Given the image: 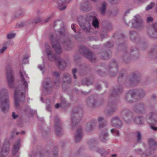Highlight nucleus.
I'll return each instance as SVG.
<instances>
[{"instance_id": "obj_55", "label": "nucleus", "mask_w": 157, "mask_h": 157, "mask_svg": "<svg viewBox=\"0 0 157 157\" xmlns=\"http://www.w3.org/2000/svg\"><path fill=\"white\" fill-rule=\"evenodd\" d=\"M117 1H115L114 0H112L111 1V3L112 4H116L117 3Z\"/></svg>"}, {"instance_id": "obj_64", "label": "nucleus", "mask_w": 157, "mask_h": 157, "mask_svg": "<svg viewBox=\"0 0 157 157\" xmlns=\"http://www.w3.org/2000/svg\"><path fill=\"white\" fill-rule=\"evenodd\" d=\"M156 12L157 13V4L156 7Z\"/></svg>"}, {"instance_id": "obj_27", "label": "nucleus", "mask_w": 157, "mask_h": 157, "mask_svg": "<svg viewBox=\"0 0 157 157\" xmlns=\"http://www.w3.org/2000/svg\"><path fill=\"white\" fill-rule=\"evenodd\" d=\"M63 80L67 83H70L71 82L70 75L68 73L65 74L63 78Z\"/></svg>"}, {"instance_id": "obj_49", "label": "nucleus", "mask_w": 157, "mask_h": 157, "mask_svg": "<svg viewBox=\"0 0 157 157\" xmlns=\"http://www.w3.org/2000/svg\"><path fill=\"white\" fill-rule=\"evenodd\" d=\"M103 118L101 117H100L98 118V121L100 122H101L103 120Z\"/></svg>"}, {"instance_id": "obj_34", "label": "nucleus", "mask_w": 157, "mask_h": 157, "mask_svg": "<svg viewBox=\"0 0 157 157\" xmlns=\"http://www.w3.org/2000/svg\"><path fill=\"white\" fill-rule=\"evenodd\" d=\"M155 4L154 2H151L148 4L146 7L145 10L146 11H148L152 9L154 6Z\"/></svg>"}, {"instance_id": "obj_44", "label": "nucleus", "mask_w": 157, "mask_h": 157, "mask_svg": "<svg viewBox=\"0 0 157 157\" xmlns=\"http://www.w3.org/2000/svg\"><path fill=\"white\" fill-rule=\"evenodd\" d=\"M146 20L147 22H152L153 21V19L151 17H148L147 18Z\"/></svg>"}, {"instance_id": "obj_4", "label": "nucleus", "mask_w": 157, "mask_h": 157, "mask_svg": "<svg viewBox=\"0 0 157 157\" xmlns=\"http://www.w3.org/2000/svg\"><path fill=\"white\" fill-rule=\"evenodd\" d=\"M145 95L144 90H142L140 92L138 95L136 94L135 92L133 91H130L125 95L126 99L129 102L135 101L134 99H138L144 97Z\"/></svg>"}, {"instance_id": "obj_13", "label": "nucleus", "mask_w": 157, "mask_h": 157, "mask_svg": "<svg viewBox=\"0 0 157 157\" xmlns=\"http://www.w3.org/2000/svg\"><path fill=\"white\" fill-rule=\"evenodd\" d=\"M78 115V112L73 111L71 113V124L72 127L76 125L78 123V122L80 120V118L79 117L77 118L76 117H77Z\"/></svg>"}, {"instance_id": "obj_50", "label": "nucleus", "mask_w": 157, "mask_h": 157, "mask_svg": "<svg viewBox=\"0 0 157 157\" xmlns=\"http://www.w3.org/2000/svg\"><path fill=\"white\" fill-rule=\"evenodd\" d=\"M150 128L154 131L157 130V127H155L153 125H151L150 126Z\"/></svg>"}, {"instance_id": "obj_53", "label": "nucleus", "mask_w": 157, "mask_h": 157, "mask_svg": "<svg viewBox=\"0 0 157 157\" xmlns=\"http://www.w3.org/2000/svg\"><path fill=\"white\" fill-rule=\"evenodd\" d=\"M63 98H61V103L60 104V105H61L62 104H64L65 103V101L64 99L63 100Z\"/></svg>"}, {"instance_id": "obj_48", "label": "nucleus", "mask_w": 157, "mask_h": 157, "mask_svg": "<svg viewBox=\"0 0 157 157\" xmlns=\"http://www.w3.org/2000/svg\"><path fill=\"white\" fill-rule=\"evenodd\" d=\"M106 125L104 123H101L99 125V128H102L104 127Z\"/></svg>"}, {"instance_id": "obj_22", "label": "nucleus", "mask_w": 157, "mask_h": 157, "mask_svg": "<svg viewBox=\"0 0 157 157\" xmlns=\"http://www.w3.org/2000/svg\"><path fill=\"white\" fill-rule=\"evenodd\" d=\"M50 79L49 78H48L44 80L43 83V86L44 88L48 90V89H51L52 87L51 85L50 84Z\"/></svg>"}, {"instance_id": "obj_41", "label": "nucleus", "mask_w": 157, "mask_h": 157, "mask_svg": "<svg viewBox=\"0 0 157 157\" xmlns=\"http://www.w3.org/2000/svg\"><path fill=\"white\" fill-rule=\"evenodd\" d=\"M112 66L115 67L116 69H117V63L115 60H114V61L111 63V67Z\"/></svg>"}, {"instance_id": "obj_32", "label": "nucleus", "mask_w": 157, "mask_h": 157, "mask_svg": "<svg viewBox=\"0 0 157 157\" xmlns=\"http://www.w3.org/2000/svg\"><path fill=\"white\" fill-rule=\"evenodd\" d=\"M26 112H27L28 114L31 115L36 113V111L32 109L29 107H28L26 109Z\"/></svg>"}, {"instance_id": "obj_37", "label": "nucleus", "mask_w": 157, "mask_h": 157, "mask_svg": "<svg viewBox=\"0 0 157 157\" xmlns=\"http://www.w3.org/2000/svg\"><path fill=\"white\" fill-rule=\"evenodd\" d=\"M29 57L28 55H26L24 56L23 58V62L25 64H27L28 63L27 59Z\"/></svg>"}, {"instance_id": "obj_14", "label": "nucleus", "mask_w": 157, "mask_h": 157, "mask_svg": "<svg viewBox=\"0 0 157 157\" xmlns=\"http://www.w3.org/2000/svg\"><path fill=\"white\" fill-rule=\"evenodd\" d=\"M111 124L112 126L117 128L120 127L122 125V122L117 117H113L111 121Z\"/></svg>"}, {"instance_id": "obj_56", "label": "nucleus", "mask_w": 157, "mask_h": 157, "mask_svg": "<svg viewBox=\"0 0 157 157\" xmlns=\"http://www.w3.org/2000/svg\"><path fill=\"white\" fill-rule=\"evenodd\" d=\"M59 105H60L59 104L57 103L55 105V107L56 108H59Z\"/></svg>"}, {"instance_id": "obj_43", "label": "nucleus", "mask_w": 157, "mask_h": 157, "mask_svg": "<svg viewBox=\"0 0 157 157\" xmlns=\"http://www.w3.org/2000/svg\"><path fill=\"white\" fill-rule=\"evenodd\" d=\"M77 71V70L76 69H74L72 70V72L73 75L74 77L75 78H76L77 77L75 75V73H76Z\"/></svg>"}, {"instance_id": "obj_28", "label": "nucleus", "mask_w": 157, "mask_h": 157, "mask_svg": "<svg viewBox=\"0 0 157 157\" xmlns=\"http://www.w3.org/2000/svg\"><path fill=\"white\" fill-rule=\"evenodd\" d=\"M86 25L84 26L82 28L83 30L86 33H87L90 32L91 25L89 23H87L86 24Z\"/></svg>"}, {"instance_id": "obj_47", "label": "nucleus", "mask_w": 157, "mask_h": 157, "mask_svg": "<svg viewBox=\"0 0 157 157\" xmlns=\"http://www.w3.org/2000/svg\"><path fill=\"white\" fill-rule=\"evenodd\" d=\"M18 116L17 115L15 114L14 112H13L12 113V117L14 119H15Z\"/></svg>"}, {"instance_id": "obj_10", "label": "nucleus", "mask_w": 157, "mask_h": 157, "mask_svg": "<svg viewBox=\"0 0 157 157\" xmlns=\"http://www.w3.org/2000/svg\"><path fill=\"white\" fill-rule=\"evenodd\" d=\"M55 130L56 134L60 136L62 134V129L61 128V124L59 121V118L57 116H56L55 120Z\"/></svg>"}, {"instance_id": "obj_35", "label": "nucleus", "mask_w": 157, "mask_h": 157, "mask_svg": "<svg viewBox=\"0 0 157 157\" xmlns=\"http://www.w3.org/2000/svg\"><path fill=\"white\" fill-rule=\"evenodd\" d=\"M111 132L114 135L117 136H119V132L118 130L116 129H112L111 130Z\"/></svg>"}, {"instance_id": "obj_36", "label": "nucleus", "mask_w": 157, "mask_h": 157, "mask_svg": "<svg viewBox=\"0 0 157 157\" xmlns=\"http://www.w3.org/2000/svg\"><path fill=\"white\" fill-rule=\"evenodd\" d=\"M104 56H102L101 58L103 59H109L110 56H111V53H105L104 54Z\"/></svg>"}, {"instance_id": "obj_1", "label": "nucleus", "mask_w": 157, "mask_h": 157, "mask_svg": "<svg viewBox=\"0 0 157 157\" xmlns=\"http://www.w3.org/2000/svg\"><path fill=\"white\" fill-rule=\"evenodd\" d=\"M20 75L21 85V87H17L14 90V98L15 106L18 108L20 103H23L25 98V92L28 89V83L29 82V77L26 72L23 71H20Z\"/></svg>"}, {"instance_id": "obj_59", "label": "nucleus", "mask_w": 157, "mask_h": 157, "mask_svg": "<svg viewBox=\"0 0 157 157\" xmlns=\"http://www.w3.org/2000/svg\"><path fill=\"white\" fill-rule=\"evenodd\" d=\"M50 19V17H49L48 18H47L46 20H45V22H47Z\"/></svg>"}, {"instance_id": "obj_31", "label": "nucleus", "mask_w": 157, "mask_h": 157, "mask_svg": "<svg viewBox=\"0 0 157 157\" xmlns=\"http://www.w3.org/2000/svg\"><path fill=\"white\" fill-rule=\"evenodd\" d=\"M130 34L131 39L133 41H134V40L135 39V38L137 36L136 33L134 31H131L130 32Z\"/></svg>"}, {"instance_id": "obj_42", "label": "nucleus", "mask_w": 157, "mask_h": 157, "mask_svg": "<svg viewBox=\"0 0 157 157\" xmlns=\"http://www.w3.org/2000/svg\"><path fill=\"white\" fill-rule=\"evenodd\" d=\"M7 49L6 47H3L2 48L0 49V54L4 52L5 50Z\"/></svg>"}, {"instance_id": "obj_30", "label": "nucleus", "mask_w": 157, "mask_h": 157, "mask_svg": "<svg viewBox=\"0 0 157 157\" xmlns=\"http://www.w3.org/2000/svg\"><path fill=\"white\" fill-rule=\"evenodd\" d=\"M134 122L138 124H141L143 123V120L141 117H137L134 120Z\"/></svg>"}, {"instance_id": "obj_63", "label": "nucleus", "mask_w": 157, "mask_h": 157, "mask_svg": "<svg viewBox=\"0 0 157 157\" xmlns=\"http://www.w3.org/2000/svg\"><path fill=\"white\" fill-rule=\"evenodd\" d=\"M116 74H114V75H112L111 73L110 74V75L111 76H113L114 75H115Z\"/></svg>"}, {"instance_id": "obj_16", "label": "nucleus", "mask_w": 157, "mask_h": 157, "mask_svg": "<svg viewBox=\"0 0 157 157\" xmlns=\"http://www.w3.org/2000/svg\"><path fill=\"white\" fill-rule=\"evenodd\" d=\"M140 78L137 75L134 74L131 78H130L129 80V82L131 84L129 85V86H132L136 85L140 81Z\"/></svg>"}, {"instance_id": "obj_45", "label": "nucleus", "mask_w": 157, "mask_h": 157, "mask_svg": "<svg viewBox=\"0 0 157 157\" xmlns=\"http://www.w3.org/2000/svg\"><path fill=\"white\" fill-rule=\"evenodd\" d=\"M38 68L39 69H40L41 71H43V69H44V65H38Z\"/></svg>"}, {"instance_id": "obj_60", "label": "nucleus", "mask_w": 157, "mask_h": 157, "mask_svg": "<svg viewBox=\"0 0 157 157\" xmlns=\"http://www.w3.org/2000/svg\"><path fill=\"white\" fill-rule=\"evenodd\" d=\"M21 133L22 134H24L25 133V132L24 131H23L21 132Z\"/></svg>"}, {"instance_id": "obj_39", "label": "nucleus", "mask_w": 157, "mask_h": 157, "mask_svg": "<svg viewBox=\"0 0 157 157\" xmlns=\"http://www.w3.org/2000/svg\"><path fill=\"white\" fill-rule=\"evenodd\" d=\"M15 33H10L8 34L7 35V38L9 39L13 38L15 36Z\"/></svg>"}, {"instance_id": "obj_29", "label": "nucleus", "mask_w": 157, "mask_h": 157, "mask_svg": "<svg viewBox=\"0 0 157 157\" xmlns=\"http://www.w3.org/2000/svg\"><path fill=\"white\" fill-rule=\"evenodd\" d=\"M122 91V88L121 87L118 88L117 90L114 89L113 90L112 96H113L116 94H117L119 93H121Z\"/></svg>"}, {"instance_id": "obj_21", "label": "nucleus", "mask_w": 157, "mask_h": 157, "mask_svg": "<svg viewBox=\"0 0 157 157\" xmlns=\"http://www.w3.org/2000/svg\"><path fill=\"white\" fill-rule=\"evenodd\" d=\"M20 140L18 139L14 144L12 149V153L13 154H15L18 151L20 145Z\"/></svg>"}, {"instance_id": "obj_40", "label": "nucleus", "mask_w": 157, "mask_h": 157, "mask_svg": "<svg viewBox=\"0 0 157 157\" xmlns=\"http://www.w3.org/2000/svg\"><path fill=\"white\" fill-rule=\"evenodd\" d=\"M137 136L138 141H139L141 138V134L139 132H137Z\"/></svg>"}, {"instance_id": "obj_19", "label": "nucleus", "mask_w": 157, "mask_h": 157, "mask_svg": "<svg viewBox=\"0 0 157 157\" xmlns=\"http://www.w3.org/2000/svg\"><path fill=\"white\" fill-rule=\"evenodd\" d=\"M148 120L150 121H148L150 124H154L155 121H157V116L155 113H151L148 118Z\"/></svg>"}, {"instance_id": "obj_7", "label": "nucleus", "mask_w": 157, "mask_h": 157, "mask_svg": "<svg viewBox=\"0 0 157 157\" xmlns=\"http://www.w3.org/2000/svg\"><path fill=\"white\" fill-rule=\"evenodd\" d=\"M79 51L82 55L88 58L90 60L93 61L94 60L95 58L93 57L91 52L87 49L85 46H82Z\"/></svg>"}, {"instance_id": "obj_12", "label": "nucleus", "mask_w": 157, "mask_h": 157, "mask_svg": "<svg viewBox=\"0 0 157 157\" xmlns=\"http://www.w3.org/2000/svg\"><path fill=\"white\" fill-rule=\"evenodd\" d=\"M97 124V121L95 119H92L87 123L86 126V130L88 132H90L94 129Z\"/></svg>"}, {"instance_id": "obj_2", "label": "nucleus", "mask_w": 157, "mask_h": 157, "mask_svg": "<svg viewBox=\"0 0 157 157\" xmlns=\"http://www.w3.org/2000/svg\"><path fill=\"white\" fill-rule=\"evenodd\" d=\"M1 108L3 112L7 111L10 108L8 94L6 89H3L0 91Z\"/></svg>"}, {"instance_id": "obj_25", "label": "nucleus", "mask_w": 157, "mask_h": 157, "mask_svg": "<svg viewBox=\"0 0 157 157\" xmlns=\"http://www.w3.org/2000/svg\"><path fill=\"white\" fill-rule=\"evenodd\" d=\"M148 142L151 149L154 150L157 145V143L155 140L151 138L149 139Z\"/></svg>"}, {"instance_id": "obj_11", "label": "nucleus", "mask_w": 157, "mask_h": 157, "mask_svg": "<svg viewBox=\"0 0 157 157\" xmlns=\"http://www.w3.org/2000/svg\"><path fill=\"white\" fill-rule=\"evenodd\" d=\"M142 21L141 17L139 15L135 16L132 22V26L133 27L138 28L142 25Z\"/></svg>"}, {"instance_id": "obj_46", "label": "nucleus", "mask_w": 157, "mask_h": 157, "mask_svg": "<svg viewBox=\"0 0 157 157\" xmlns=\"http://www.w3.org/2000/svg\"><path fill=\"white\" fill-rule=\"evenodd\" d=\"M113 46V44L112 43H110L109 42L107 43L106 45V47H109V48L111 47H112Z\"/></svg>"}, {"instance_id": "obj_57", "label": "nucleus", "mask_w": 157, "mask_h": 157, "mask_svg": "<svg viewBox=\"0 0 157 157\" xmlns=\"http://www.w3.org/2000/svg\"><path fill=\"white\" fill-rule=\"evenodd\" d=\"M116 110V108L114 107V108H113V110H110V113H111L112 112H114V111H115Z\"/></svg>"}, {"instance_id": "obj_17", "label": "nucleus", "mask_w": 157, "mask_h": 157, "mask_svg": "<svg viewBox=\"0 0 157 157\" xmlns=\"http://www.w3.org/2000/svg\"><path fill=\"white\" fill-rule=\"evenodd\" d=\"M80 8L82 10L87 11L90 10L91 7L89 4V2L87 1H84L82 3Z\"/></svg>"}, {"instance_id": "obj_23", "label": "nucleus", "mask_w": 157, "mask_h": 157, "mask_svg": "<svg viewBox=\"0 0 157 157\" xmlns=\"http://www.w3.org/2000/svg\"><path fill=\"white\" fill-rule=\"evenodd\" d=\"M124 119L127 123H130L134 120L132 114L130 112L127 113Z\"/></svg>"}, {"instance_id": "obj_5", "label": "nucleus", "mask_w": 157, "mask_h": 157, "mask_svg": "<svg viewBox=\"0 0 157 157\" xmlns=\"http://www.w3.org/2000/svg\"><path fill=\"white\" fill-rule=\"evenodd\" d=\"M6 71L8 84L10 88H12L13 87L14 84V78L11 67L10 66H7Z\"/></svg>"}, {"instance_id": "obj_24", "label": "nucleus", "mask_w": 157, "mask_h": 157, "mask_svg": "<svg viewBox=\"0 0 157 157\" xmlns=\"http://www.w3.org/2000/svg\"><path fill=\"white\" fill-rule=\"evenodd\" d=\"M108 136V135L107 130H106L105 132H102L99 135L100 139L104 142H106Z\"/></svg>"}, {"instance_id": "obj_51", "label": "nucleus", "mask_w": 157, "mask_h": 157, "mask_svg": "<svg viewBox=\"0 0 157 157\" xmlns=\"http://www.w3.org/2000/svg\"><path fill=\"white\" fill-rule=\"evenodd\" d=\"M71 27L72 29L73 30L74 32L75 33L76 30L75 29V26L73 24L71 25Z\"/></svg>"}, {"instance_id": "obj_20", "label": "nucleus", "mask_w": 157, "mask_h": 157, "mask_svg": "<svg viewBox=\"0 0 157 157\" xmlns=\"http://www.w3.org/2000/svg\"><path fill=\"white\" fill-rule=\"evenodd\" d=\"M67 4L66 0H58V8L61 10H63L66 7V5Z\"/></svg>"}, {"instance_id": "obj_8", "label": "nucleus", "mask_w": 157, "mask_h": 157, "mask_svg": "<svg viewBox=\"0 0 157 157\" xmlns=\"http://www.w3.org/2000/svg\"><path fill=\"white\" fill-rule=\"evenodd\" d=\"M10 142L8 139H6L3 145L1 151V157H4L8 153Z\"/></svg>"}, {"instance_id": "obj_58", "label": "nucleus", "mask_w": 157, "mask_h": 157, "mask_svg": "<svg viewBox=\"0 0 157 157\" xmlns=\"http://www.w3.org/2000/svg\"><path fill=\"white\" fill-rule=\"evenodd\" d=\"M88 143L90 145L91 144L92 145H94V142H92L91 143V142H89Z\"/></svg>"}, {"instance_id": "obj_62", "label": "nucleus", "mask_w": 157, "mask_h": 157, "mask_svg": "<svg viewBox=\"0 0 157 157\" xmlns=\"http://www.w3.org/2000/svg\"><path fill=\"white\" fill-rule=\"evenodd\" d=\"M152 97L153 98H155V95H153L152 96Z\"/></svg>"}, {"instance_id": "obj_61", "label": "nucleus", "mask_w": 157, "mask_h": 157, "mask_svg": "<svg viewBox=\"0 0 157 157\" xmlns=\"http://www.w3.org/2000/svg\"><path fill=\"white\" fill-rule=\"evenodd\" d=\"M116 155H112V157H116Z\"/></svg>"}, {"instance_id": "obj_9", "label": "nucleus", "mask_w": 157, "mask_h": 157, "mask_svg": "<svg viewBox=\"0 0 157 157\" xmlns=\"http://www.w3.org/2000/svg\"><path fill=\"white\" fill-rule=\"evenodd\" d=\"M148 33L152 38H157V23L153 24L152 27L149 29Z\"/></svg>"}, {"instance_id": "obj_54", "label": "nucleus", "mask_w": 157, "mask_h": 157, "mask_svg": "<svg viewBox=\"0 0 157 157\" xmlns=\"http://www.w3.org/2000/svg\"><path fill=\"white\" fill-rule=\"evenodd\" d=\"M46 109L48 111H50V106L49 105H48L46 107Z\"/></svg>"}, {"instance_id": "obj_33", "label": "nucleus", "mask_w": 157, "mask_h": 157, "mask_svg": "<svg viewBox=\"0 0 157 157\" xmlns=\"http://www.w3.org/2000/svg\"><path fill=\"white\" fill-rule=\"evenodd\" d=\"M106 3L104 2L102 4V7L101 9V11L102 14L104 15L105 13Z\"/></svg>"}, {"instance_id": "obj_52", "label": "nucleus", "mask_w": 157, "mask_h": 157, "mask_svg": "<svg viewBox=\"0 0 157 157\" xmlns=\"http://www.w3.org/2000/svg\"><path fill=\"white\" fill-rule=\"evenodd\" d=\"M59 33L61 35H64V30L63 29V31L62 32L61 31H59Z\"/></svg>"}, {"instance_id": "obj_3", "label": "nucleus", "mask_w": 157, "mask_h": 157, "mask_svg": "<svg viewBox=\"0 0 157 157\" xmlns=\"http://www.w3.org/2000/svg\"><path fill=\"white\" fill-rule=\"evenodd\" d=\"M46 53L49 59L52 61L55 60L59 69H63L66 66L65 62L62 59H57L56 57L53 54L51 48L48 45L46 44Z\"/></svg>"}, {"instance_id": "obj_18", "label": "nucleus", "mask_w": 157, "mask_h": 157, "mask_svg": "<svg viewBox=\"0 0 157 157\" xmlns=\"http://www.w3.org/2000/svg\"><path fill=\"white\" fill-rule=\"evenodd\" d=\"M82 136V128L80 127L78 129L75 135V140L76 142H78L81 139Z\"/></svg>"}, {"instance_id": "obj_26", "label": "nucleus", "mask_w": 157, "mask_h": 157, "mask_svg": "<svg viewBox=\"0 0 157 157\" xmlns=\"http://www.w3.org/2000/svg\"><path fill=\"white\" fill-rule=\"evenodd\" d=\"M92 24L93 26L95 28H98L99 27V22L98 20L96 18V17L94 16L92 17Z\"/></svg>"}, {"instance_id": "obj_15", "label": "nucleus", "mask_w": 157, "mask_h": 157, "mask_svg": "<svg viewBox=\"0 0 157 157\" xmlns=\"http://www.w3.org/2000/svg\"><path fill=\"white\" fill-rule=\"evenodd\" d=\"M134 110L135 112L140 114L144 113L145 110L144 104L143 103L139 104L134 107Z\"/></svg>"}, {"instance_id": "obj_6", "label": "nucleus", "mask_w": 157, "mask_h": 157, "mask_svg": "<svg viewBox=\"0 0 157 157\" xmlns=\"http://www.w3.org/2000/svg\"><path fill=\"white\" fill-rule=\"evenodd\" d=\"M50 39L53 47L57 53L60 54L62 52V49L59 44V40L52 35L50 36Z\"/></svg>"}, {"instance_id": "obj_38", "label": "nucleus", "mask_w": 157, "mask_h": 157, "mask_svg": "<svg viewBox=\"0 0 157 157\" xmlns=\"http://www.w3.org/2000/svg\"><path fill=\"white\" fill-rule=\"evenodd\" d=\"M52 75L54 77L56 78H59V74L57 71H54L52 73Z\"/></svg>"}]
</instances>
